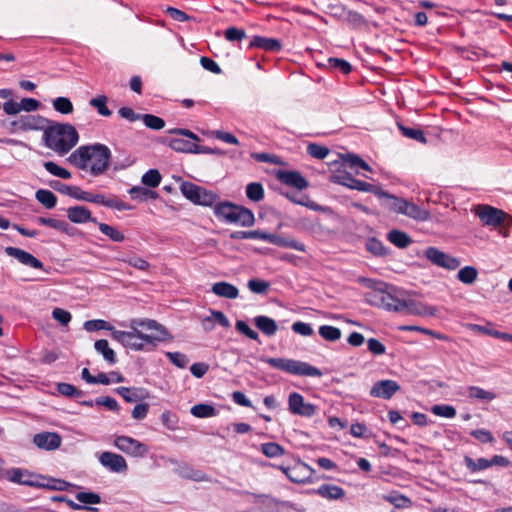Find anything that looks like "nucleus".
I'll return each mask as SVG.
<instances>
[{"instance_id": "obj_1", "label": "nucleus", "mask_w": 512, "mask_h": 512, "mask_svg": "<svg viewBox=\"0 0 512 512\" xmlns=\"http://www.w3.org/2000/svg\"><path fill=\"white\" fill-rule=\"evenodd\" d=\"M110 158V149L104 144L96 143L77 148L68 160L77 168L97 176L107 169Z\"/></svg>"}, {"instance_id": "obj_2", "label": "nucleus", "mask_w": 512, "mask_h": 512, "mask_svg": "<svg viewBox=\"0 0 512 512\" xmlns=\"http://www.w3.org/2000/svg\"><path fill=\"white\" fill-rule=\"evenodd\" d=\"M78 139V133L71 124H56L44 132L45 145L60 155L68 153Z\"/></svg>"}, {"instance_id": "obj_3", "label": "nucleus", "mask_w": 512, "mask_h": 512, "mask_svg": "<svg viewBox=\"0 0 512 512\" xmlns=\"http://www.w3.org/2000/svg\"><path fill=\"white\" fill-rule=\"evenodd\" d=\"M214 214L222 222L242 227H251L255 222L254 214L250 209L228 201L217 203L214 206Z\"/></svg>"}, {"instance_id": "obj_4", "label": "nucleus", "mask_w": 512, "mask_h": 512, "mask_svg": "<svg viewBox=\"0 0 512 512\" xmlns=\"http://www.w3.org/2000/svg\"><path fill=\"white\" fill-rule=\"evenodd\" d=\"M404 297H401V291L392 285L379 283L373 291L367 294V300L372 305L381 307L387 311L400 313Z\"/></svg>"}, {"instance_id": "obj_5", "label": "nucleus", "mask_w": 512, "mask_h": 512, "mask_svg": "<svg viewBox=\"0 0 512 512\" xmlns=\"http://www.w3.org/2000/svg\"><path fill=\"white\" fill-rule=\"evenodd\" d=\"M112 338L122 344L125 348L134 351H150L156 347L160 337L144 334L137 327L131 331H113Z\"/></svg>"}, {"instance_id": "obj_6", "label": "nucleus", "mask_w": 512, "mask_h": 512, "mask_svg": "<svg viewBox=\"0 0 512 512\" xmlns=\"http://www.w3.org/2000/svg\"><path fill=\"white\" fill-rule=\"evenodd\" d=\"M262 361L272 368L284 371L291 375L307 377H321L323 375L322 371L317 367L299 360L269 357L264 358Z\"/></svg>"}, {"instance_id": "obj_7", "label": "nucleus", "mask_w": 512, "mask_h": 512, "mask_svg": "<svg viewBox=\"0 0 512 512\" xmlns=\"http://www.w3.org/2000/svg\"><path fill=\"white\" fill-rule=\"evenodd\" d=\"M180 190L185 198L196 205L212 206L217 200V195L213 191L207 190L192 182H183L180 186Z\"/></svg>"}, {"instance_id": "obj_8", "label": "nucleus", "mask_w": 512, "mask_h": 512, "mask_svg": "<svg viewBox=\"0 0 512 512\" xmlns=\"http://www.w3.org/2000/svg\"><path fill=\"white\" fill-rule=\"evenodd\" d=\"M168 133L188 138L175 137L168 140V146L176 152L193 154L195 142L200 141L199 136L188 129L173 128L168 130Z\"/></svg>"}, {"instance_id": "obj_9", "label": "nucleus", "mask_w": 512, "mask_h": 512, "mask_svg": "<svg viewBox=\"0 0 512 512\" xmlns=\"http://www.w3.org/2000/svg\"><path fill=\"white\" fill-rule=\"evenodd\" d=\"M475 214L484 225L490 227L501 226L507 217L503 210L486 204L476 206Z\"/></svg>"}, {"instance_id": "obj_10", "label": "nucleus", "mask_w": 512, "mask_h": 512, "mask_svg": "<svg viewBox=\"0 0 512 512\" xmlns=\"http://www.w3.org/2000/svg\"><path fill=\"white\" fill-rule=\"evenodd\" d=\"M114 445L120 451L131 457H143L148 452V448L144 443L129 436H116Z\"/></svg>"}, {"instance_id": "obj_11", "label": "nucleus", "mask_w": 512, "mask_h": 512, "mask_svg": "<svg viewBox=\"0 0 512 512\" xmlns=\"http://www.w3.org/2000/svg\"><path fill=\"white\" fill-rule=\"evenodd\" d=\"M424 255L432 264L447 270H456L461 264L458 258L453 257L436 247H428L425 250Z\"/></svg>"}, {"instance_id": "obj_12", "label": "nucleus", "mask_w": 512, "mask_h": 512, "mask_svg": "<svg viewBox=\"0 0 512 512\" xmlns=\"http://www.w3.org/2000/svg\"><path fill=\"white\" fill-rule=\"evenodd\" d=\"M288 410L293 415L310 418L316 414V406L305 402L304 397L298 392H292L288 396Z\"/></svg>"}, {"instance_id": "obj_13", "label": "nucleus", "mask_w": 512, "mask_h": 512, "mask_svg": "<svg viewBox=\"0 0 512 512\" xmlns=\"http://www.w3.org/2000/svg\"><path fill=\"white\" fill-rule=\"evenodd\" d=\"M293 483H305L310 479L314 470L304 462L298 461L293 466H278Z\"/></svg>"}, {"instance_id": "obj_14", "label": "nucleus", "mask_w": 512, "mask_h": 512, "mask_svg": "<svg viewBox=\"0 0 512 512\" xmlns=\"http://www.w3.org/2000/svg\"><path fill=\"white\" fill-rule=\"evenodd\" d=\"M400 388V385L395 380H379L372 385L370 389V396L388 400L391 399L400 390Z\"/></svg>"}, {"instance_id": "obj_15", "label": "nucleus", "mask_w": 512, "mask_h": 512, "mask_svg": "<svg viewBox=\"0 0 512 512\" xmlns=\"http://www.w3.org/2000/svg\"><path fill=\"white\" fill-rule=\"evenodd\" d=\"M334 178H335V182H337L343 186H346L350 189H354V190L361 191V192H370V193H373L374 195L376 194V192L379 188L378 186H375L368 182L355 179L349 173L336 175Z\"/></svg>"}, {"instance_id": "obj_16", "label": "nucleus", "mask_w": 512, "mask_h": 512, "mask_svg": "<svg viewBox=\"0 0 512 512\" xmlns=\"http://www.w3.org/2000/svg\"><path fill=\"white\" fill-rule=\"evenodd\" d=\"M47 120L40 115H22L12 122V125L22 131L42 130L46 128Z\"/></svg>"}, {"instance_id": "obj_17", "label": "nucleus", "mask_w": 512, "mask_h": 512, "mask_svg": "<svg viewBox=\"0 0 512 512\" xmlns=\"http://www.w3.org/2000/svg\"><path fill=\"white\" fill-rule=\"evenodd\" d=\"M99 462L102 466L114 473L126 472L128 468L127 462L123 456L108 451L103 452L99 456Z\"/></svg>"}, {"instance_id": "obj_18", "label": "nucleus", "mask_w": 512, "mask_h": 512, "mask_svg": "<svg viewBox=\"0 0 512 512\" xmlns=\"http://www.w3.org/2000/svg\"><path fill=\"white\" fill-rule=\"evenodd\" d=\"M5 253L17 259L21 264L32 267L34 269H43V263L37 259L35 256H33L31 253L26 252L20 248L16 247H6Z\"/></svg>"}, {"instance_id": "obj_19", "label": "nucleus", "mask_w": 512, "mask_h": 512, "mask_svg": "<svg viewBox=\"0 0 512 512\" xmlns=\"http://www.w3.org/2000/svg\"><path fill=\"white\" fill-rule=\"evenodd\" d=\"M2 477L6 480L26 486H38L33 478L34 476L30 474L27 470L21 468H11L3 472Z\"/></svg>"}, {"instance_id": "obj_20", "label": "nucleus", "mask_w": 512, "mask_h": 512, "mask_svg": "<svg viewBox=\"0 0 512 512\" xmlns=\"http://www.w3.org/2000/svg\"><path fill=\"white\" fill-rule=\"evenodd\" d=\"M277 179L281 183L299 190L308 187V181L298 171L280 170L277 173Z\"/></svg>"}, {"instance_id": "obj_21", "label": "nucleus", "mask_w": 512, "mask_h": 512, "mask_svg": "<svg viewBox=\"0 0 512 512\" xmlns=\"http://www.w3.org/2000/svg\"><path fill=\"white\" fill-rule=\"evenodd\" d=\"M375 196H377L381 200V205L385 209L396 212L398 214H402L404 204L406 201L405 199L389 194L383 191L380 187L378 188Z\"/></svg>"}, {"instance_id": "obj_22", "label": "nucleus", "mask_w": 512, "mask_h": 512, "mask_svg": "<svg viewBox=\"0 0 512 512\" xmlns=\"http://www.w3.org/2000/svg\"><path fill=\"white\" fill-rule=\"evenodd\" d=\"M61 437L57 433L42 432L34 436L33 442L41 449L54 450L61 445Z\"/></svg>"}, {"instance_id": "obj_23", "label": "nucleus", "mask_w": 512, "mask_h": 512, "mask_svg": "<svg viewBox=\"0 0 512 512\" xmlns=\"http://www.w3.org/2000/svg\"><path fill=\"white\" fill-rule=\"evenodd\" d=\"M249 48H259L267 52H279L282 45L281 42L275 38L255 35L250 40Z\"/></svg>"}, {"instance_id": "obj_24", "label": "nucleus", "mask_w": 512, "mask_h": 512, "mask_svg": "<svg viewBox=\"0 0 512 512\" xmlns=\"http://www.w3.org/2000/svg\"><path fill=\"white\" fill-rule=\"evenodd\" d=\"M401 314L404 315H427L431 314L430 309L422 304L421 302H418L410 297H406L403 299V304L400 308Z\"/></svg>"}, {"instance_id": "obj_25", "label": "nucleus", "mask_w": 512, "mask_h": 512, "mask_svg": "<svg viewBox=\"0 0 512 512\" xmlns=\"http://www.w3.org/2000/svg\"><path fill=\"white\" fill-rule=\"evenodd\" d=\"M67 217L73 223H97V220L92 217L91 212L84 206H73L67 209Z\"/></svg>"}, {"instance_id": "obj_26", "label": "nucleus", "mask_w": 512, "mask_h": 512, "mask_svg": "<svg viewBox=\"0 0 512 512\" xmlns=\"http://www.w3.org/2000/svg\"><path fill=\"white\" fill-rule=\"evenodd\" d=\"M211 292L218 297L226 299H236L239 295L238 288L235 285L225 281L214 283L211 287Z\"/></svg>"}, {"instance_id": "obj_27", "label": "nucleus", "mask_w": 512, "mask_h": 512, "mask_svg": "<svg viewBox=\"0 0 512 512\" xmlns=\"http://www.w3.org/2000/svg\"><path fill=\"white\" fill-rule=\"evenodd\" d=\"M254 325L267 337H272L278 330L276 321L265 315H258L253 318Z\"/></svg>"}, {"instance_id": "obj_28", "label": "nucleus", "mask_w": 512, "mask_h": 512, "mask_svg": "<svg viewBox=\"0 0 512 512\" xmlns=\"http://www.w3.org/2000/svg\"><path fill=\"white\" fill-rule=\"evenodd\" d=\"M317 495L327 500H339L345 496L343 488L333 484H322L315 491Z\"/></svg>"}, {"instance_id": "obj_29", "label": "nucleus", "mask_w": 512, "mask_h": 512, "mask_svg": "<svg viewBox=\"0 0 512 512\" xmlns=\"http://www.w3.org/2000/svg\"><path fill=\"white\" fill-rule=\"evenodd\" d=\"M339 9L341 10V16L344 17V20L353 29H360V28L366 26L367 21L362 14H360L356 11L347 9L345 6H340Z\"/></svg>"}, {"instance_id": "obj_30", "label": "nucleus", "mask_w": 512, "mask_h": 512, "mask_svg": "<svg viewBox=\"0 0 512 512\" xmlns=\"http://www.w3.org/2000/svg\"><path fill=\"white\" fill-rule=\"evenodd\" d=\"M129 326H130L131 329H136V327H137L138 329L139 328H143V329H146V330H157L162 335L160 340L165 339L169 335L168 331L161 324L156 322L155 320H150V319H145V320H142V319H132L130 321Z\"/></svg>"}, {"instance_id": "obj_31", "label": "nucleus", "mask_w": 512, "mask_h": 512, "mask_svg": "<svg viewBox=\"0 0 512 512\" xmlns=\"http://www.w3.org/2000/svg\"><path fill=\"white\" fill-rule=\"evenodd\" d=\"M402 214L418 221H426L430 218L428 210L407 200L405 201Z\"/></svg>"}, {"instance_id": "obj_32", "label": "nucleus", "mask_w": 512, "mask_h": 512, "mask_svg": "<svg viewBox=\"0 0 512 512\" xmlns=\"http://www.w3.org/2000/svg\"><path fill=\"white\" fill-rule=\"evenodd\" d=\"M94 348L98 354L103 356L104 360L109 365H114L117 362L116 353L109 347V343L106 339L97 340L94 343Z\"/></svg>"}, {"instance_id": "obj_33", "label": "nucleus", "mask_w": 512, "mask_h": 512, "mask_svg": "<svg viewBox=\"0 0 512 512\" xmlns=\"http://www.w3.org/2000/svg\"><path fill=\"white\" fill-rule=\"evenodd\" d=\"M50 185L53 189L64 195L81 200L83 190L78 186L67 185L60 181H52Z\"/></svg>"}, {"instance_id": "obj_34", "label": "nucleus", "mask_w": 512, "mask_h": 512, "mask_svg": "<svg viewBox=\"0 0 512 512\" xmlns=\"http://www.w3.org/2000/svg\"><path fill=\"white\" fill-rule=\"evenodd\" d=\"M128 193L132 199L139 201L155 200L158 198L157 192L143 186H133L129 189Z\"/></svg>"}, {"instance_id": "obj_35", "label": "nucleus", "mask_w": 512, "mask_h": 512, "mask_svg": "<svg viewBox=\"0 0 512 512\" xmlns=\"http://www.w3.org/2000/svg\"><path fill=\"white\" fill-rule=\"evenodd\" d=\"M388 240L398 248H406L412 242L407 233L400 230H391L387 235Z\"/></svg>"}, {"instance_id": "obj_36", "label": "nucleus", "mask_w": 512, "mask_h": 512, "mask_svg": "<svg viewBox=\"0 0 512 512\" xmlns=\"http://www.w3.org/2000/svg\"><path fill=\"white\" fill-rule=\"evenodd\" d=\"M190 413L197 418H208L216 416L217 410L211 404L200 403L192 406Z\"/></svg>"}, {"instance_id": "obj_37", "label": "nucleus", "mask_w": 512, "mask_h": 512, "mask_svg": "<svg viewBox=\"0 0 512 512\" xmlns=\"http://www.w3.org/2000/svg\"><path fill=\"white\" fill-rule=\"evenodd\" d=\"M83 328L87 332H94L99 330H107L113 334V331H117L113 325H111L108 321L102 319H93L84 322Z\"/></svg>"}, {"instance_id": "obj_38", "label": "nucleus", "mask_w": 512, "mask_h": 512, "mask_svg": "<svg viewBox=\"0 0 512 512\" xmlns=\"http://www.w3.org/2000/svg\"><path fill=\"white\" fill-rule=\"evenodd\" d=\"M464 464L470 473H477L489 468L488 459L478 458L474 460L470 456H464Z\"/></svg>"}, {"instance_id": "obj_39", "label": "nucleus", "mask_w": 512, "mask_h": 512, "mask_svg": "<svg viewBox=\"0 0 512 512\" xmlns=\"http://www.w3.org/2000/svg\"><path fill=\"white\" fill-rule=\"evenodd\" d=\"M108 98L105 95H98L89 101V105L95 108L99 115L109 117L112 111L107 106Z\"/></svg>"}, {"instance_id": "obj_40", "label": "nucleus", "mask_w": 512, "mask_h": 512, "mask_svg": "<svg viewBox=\"0 0 512 512\" xmlns=\"http://www.w3.org/2000/svg\"><path fill=\"white\" fill-rule=\"evenodd\" d=\"M36 199L47 209H52L57 203V198L53 192L46 189H39L35 194Z\"/></svg>"}, {"instance_id": "obj_41", "label": "nucleus", "mask_w": 512, "mask_h": 512, "mask_svg": "<svg viewBox=\"0 0 512 512\" xmlns=\"http://www.w3.org/2000/svg\"><path fill=\"white\" fill-rule=\"evenodd\" d=\"M98 227L101 233L114 242H123L125 240V235L120 230L109 224L98 223Z\"/></svg>"}, {"instance_id": "obj_42", "label": "nucleus", "mask_w": 512, "mask_h": 512, "mask_svg": "<svg viewBox=\"0 0 512 512\" xmlns=\"http://www.w3.org/2000/svg\"><path fill=\"white\" fill-rule=\"evenodd\" d=\"M162 176L157 169H150L142 175L141 182L144 186L156 188L160 185Z\"/></svg>"}, {"instance_id": "obj_43", "label": "nucleus", "mask_w": 512, "mask_h": 512, "mask_svg": "<svg viewBox=\"0 0 512 512\" xmlns=\"http://www.w3.org/2000/svg\"><path fill=\"white\" fill-rule=\"evenodd\" d=\"M319 335L326 341L335 342L341 338V330L331 325H322L319 327Z\"/></svg>"}, {"instance_id": "obj_44", "label": "nucleus", "mask_w": 512, "mask_h": 512, "mask_svg": "<svg viewBox=\"0 0 512 512\" xmlns=\"http://www.w3.org/2000/svg\"><path fill=\"white\" fill-rule=\"evenodd\" d=\"M478 276V271L473 266H465L458 271L457 278L464 284H473Z\"/></svg>"}, {"instance_id": "obj_45", "label": "nucleus", "mask_w": 512, "mask_h": 512, "mask_svg": "<svg viewBox=\"0 0 512 512\" xmlns=\"http://www.w3.org/2000/svg\"><path fill=\"white\" fill-rule=\"evenodd\" d=\"M261 452L269 458H276L285 454V449L275 442L261 444Z\"/></svg>"}, {"instance_id": "obj_46", "label": "nucleus", "mask_w": 512, "mask_h": 512, "mask_svg": "<svg viewBox=\"0 0 512 512\" xmlns=\"http://www.w3.org/2000/svg\"><path fill=\"white\" fill-rule=\"evenodd\" d=\"M468 395L470 398H476L484 401H492L496 398L495 393L487 391L478 386H470L468 388Z\"/></svg>"}, {"instance_id": "obj_47", "label": "nucleus", "mask_w": 512, "mask_h": 512, "mask_svg": "<svg viewBox=\"0 0 512 512\" xmlns=\"http://www.w3.org/2000/svg\"><path fill=\"white\" fill-rule=\"evenodd\" d=\"M246 196L254 202H259L264 198L263 186L258 182L249 183L246 187Z\"/></svg>"}, {"instance_id": "obj_48", "label": "nucleus", "mask_w": 512, "mask_h": 512, "mask_svg": "<svg viewBox=\"0 0 512 512\" xmlns=\"http://www.w3.org/2000/svg\"><path fill=\"white\" fill-rule=\"evenodd\" d=\"M53 108L61 114H71L73 112V104L67 97H57L52 102Z\"/></svg>"}, {"instance_id": "obj_49", "label": "nucleus", "mask_w": 512, "mask_h": 512, "mask_svg": "<svg viewBox=\"0 0 512 512\" xmlns=\"http://www.w3.org/2000/svg\"><path fill=\"white\" fill-rule=\"evenodd\" d=\"M37 222L41 225L48 226L51 228H54L56 230H59L64 233H68V223L63 220H58L54 218H46V217H39L37 219Z\"/></svg>"}, {"instance_id": "obj_50", "label": "nucleus", "mask_w": 512, "mask_h": 512, "mask_svg": "<svg viewBox=\"0 0 512 512\" xmlns=\"http://www.w3.org/2000/svg\"><path fill=\"white\" fill-rule=\"evenodd\" d=\"M57 391L66 397L80 398L83 395V391L76 388L74 385L69 383H58Z\"/></svg>"}, {"instance_id": "obj_51", "label": "nucleus", "mask_w": 512, "mask_h": 512, "mask_svg": "<svg viewBox=\"0 0 512 512\" xmlns=\"http://www.w3.org/2000/svg\"><path fill=\"white\" fill-rule=\"evenodd\" d=\"M44 168L52 175L57 176L61 179H69L71 178V173L65 169L57 165L55 162L47 161L44 163Z\"/></svg>"}, {"instance_id": "obj_52", "label": "nucleus", "mask_w": 512, "mask_h": 512, "mask_svg": "<svg viewBox=\"0 0 512 512\" xmlns=\"http://www.w3.org/2000/svg\"><path fill=\"white\" fill-rule=\"evenodd\" d=\"M431 412L436 416L444 418H453L456 415V409L448 404L434 405L431 408Z\"/></svg>"}, {"instance_id": "obj_53", "label": "nucleus", "mask_w": 512, "mask_h": 512, "mask_svg": "<svg viewBox=\"0 0 512 512\" xmlns=\"http://www.w3.org/2000/svg\"><path fill=\"white\" fill-rule=\"evenodd\" d=\"M235 329L239 333L245 335L247 338L260 342L259 334L253 330L245 321L237 320L235 323Z\"/></svg>"}, {"instance_id": "obj_54", "label": "nucleus", "mask_w": 512, "mask_h": 512, "mask_svg": "<svg viewBox=\"0 0 512 512\" xmlns=\"http://www.w3.org/2000/svg\"><path fill=\"white\" fill-rule=\"evenodd\" d=\"M399 129L405 137L416 140L420 143H426V137L422 130L403 125H399Z\"/></svg>"}, {"instance_id": "obj_55", "label": "nucleus", "mask_w": 512, "mask_h": 512, "mask_svg": "<svg viewBox=\"0 0 512 512\" xmlns=\"http://www.w3.org/2000/svg\"><path fill=\"white\" fill-rule=\"evenodd\" d=\"M142 120L146 127L153 130H160L165 126V121L162 118L152 114L142 115Z\"/></svg>"}, {"instance_id": "obj_56", "label": "nucleus", "mask_w": 512, "mask_h": 512, "mask_svg": "<svg viewBox=\"0 0 512 512\" xmlns=\"http://www.w3.org/2000/svg\"><path fill=\"white\" fill-rule=\"evenodd\" d=\"M307 153L313 158L322 160L329 154V149L325 146L311 143L307 147Z\"/></svg>"}, {"instance_id": "obj_57", "label": "nucleus", "mask_w": 512, "mask_h": 512, "mask_svg": "<svg viewBox=\"0 0 512 512\" xmlns=\"http://www.w3.org/2000/svg\"><path fill=\"white\" fill-rule=\"evenodd\" d=\"M224 37L229 42L241 41L246 38V32L244 29L232 26L225 30Z\"/></svg>"}, {"instance_id": "obj_58", "label": "nucleus", "mask_w": 512, "mask_h": 512, "mask_svg": "<svg viewBox=\"0 0 512 512\" xmlns=\"http://www.w3.org/2000/svg\"><path fill=\"white\" fill-rule=\"evenodd\" d=\"M165 355L178 368H185L189 363L188 357L181 352H166Z\"/></svg>"}, {"instance_id": "obj_59", "label": "nucleus", "mask_w": 512, "mask_h": 512, "mask_svg": "<svg viewBox=\"0 0 512 512\" xmlns=\"http://www.w3.org/2000/svg\"><path fill=\"white\" fill-rule=\"evenodd\" d=\"M249 290L256 294H264L268 291L270 284L259 279H250L247 284Z\"/></svg>"}, {"instance_id": "obj_60", "label": "nucleus", "mask_w": 512, "mask_h": 512, "mask_svg": "<svg viewBox=\"0 0 512 512\" xmlns=\"http://www.w3.org/2000/svg\"><path fill=\"white\" fill-rule=\"evenodd\" d=\"M328 63L331 68L337 69L345 75L349 74L352 70L351 64L344 59L329 58Z\"/></svg>"}, {"instance_id": "obj_61", "label": "nucleus", "mask_w": 512, "mask_h": 512, "mask_svg": "<svg viewBox=\"0 0 512 512\" xmlns=\"http://www.w3.org/2000/svg\"><path fill=\"white\" fill-rule=\"evenodd\" d=\"M470 329L474 332H479L485 335L492 336L494 338L501 339L502 332L491 328V325L489 323L487 325L471 324Z\"/></svg>"}, {"instance_id": "obj_62", "label": "nucleus", "mask_w": 512, "mask_h": 512, "mask_svg": "<svg viewBox=\"0 0 512 512\" xmlns=\"http://www.w3.org/2000/svg\"><path fill=\"white\" fill-rule=\"evenodd\" d=\"M366 249L376 256H382L386 254V249L382 242L375 238H371L367 241Z\"/></svg>"}, {"instance_id": "obj_63", "label": "nucleus", "mask_w": 512, "mask_h": 512, "mask_svg": "<svg viewBox=\"0 0 512 512\" xmlns=\"http://www.w3.org/2000/svg\"><path fill=\"white\" fill-rule=\"evenodd\" d=\"M473 436L481 443H493L495 438L489 430L486 429H475L470 432Z\"/></svg>"}, {"instance_id": "obj_64", "label": "nucleus", "mask_w": 512, "mask_h": 512, "mask_svg": "<svg viewBox=\"0 0 512 512\" xmlns=\"http://www.w3.org/2000/svg\"><path fill=\"white\" fill-rule=\"evenodd\" d=\"M76 499L84 504H98L101 502V497L93 492H79L76 494Z\"/></svg>"}]
</instances>
